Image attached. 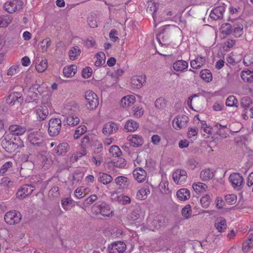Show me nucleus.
<instances>
[{"instance_id": "23", "label": "nucleus", "mask_w": 253, "mask_h": 253, "mask_svg": "<svg viewBox=\"0 0 253 253\" xmlns=\"http://www.w3.org/2000/svg\"><path fill=\"white\" fill-rule=\"evenodd\" d=\"M79 110L77 104L73 101H71L65 104L64 110L65 113L68 115H75Z\"/></svg>"}, {"instance_id": "7", "label": "nucleus", "mask_w": 253, "mask_h": 253, "mask_svg": "<svg viewBox=\"0 0 253 253\" xmlns=\"http://www.w3.org/2000/svg\"><path fill=\"white\" fill-rule=\"evenodd\" d=\"M21 218L22 215L20 212L13 210L6 212L4 219L7 224L13 225L20 222Z\"/></svg>"}, {"instance_id": "58", "label": "nucleus", "mask_w": 253, "mask_h": 253, "mask_svg": "<svg viewBox=\"0 0 253 253\" xmlns=\"http://www.w3.org/2000/svg\"><path fill=\"white\" fill-rule=\"evenodd\" d=\"M139 210L135 209L128 215V218L131 220H135L139 217Z\"/></svg>"}, {"instance_id": "54", "label": "nucleus", "mask_w": 253, "mask_h": 253, "mask_svg": "<svg viewBox=\"0 0 253 253\" xmlns=\"http://www.w3.org/2000/svg\"><path fill=\"white\" fill-rule=\"evenodd\" d=\"M238 103V100L233 95L228 96L226 100V105L227 106L233 107L236 106Z\"/></svg>"}, {"instance_id": "34", "label": "nucleus", "mask_w": 253, "mask_h": 253, "mask_svg": "<svg viewBox=\"0 0 253 253\" xmlns=\"http://www.w3.org/2000/svg\"><path fill=\"white\" fill-rule=\"evenodd\" d=\"M206 58L205 57H200L193 60L190 62V65L193 69H199L205 64Z\"/></svg>"}, {"instance_id": "15", "label": "nucleus", "mask_w": 253, "mask_h": 253, "mask_svg": "<svg viewBox=\"0 0 253 253\" xmlns=\"http://www.w3.org/2000/svg\"><path fill=\"white\" fill-rule=\"evenodd\" d=\"M23 100L22 94L20 92H12L6 99L7 104L12 106L16 103L20 104Z\"/></svg>"}, {"instance_id": "13", "label": "nucleus", "mask_w": 253, "mask_h": 253, "mask_svg": "<svg viewBox=\"0 0 253 253\" xmlns=\"http://www.w3.org/2000/svg\"><path fill=\"white\" fill-rule=\"evenodd\" d=\"M225 10V5L222 4L213 8L211 12L210 16L214 20H221L223 17V14Z\"/></svg>"}, {"instance_id": "39", "label": "nucleus", "mask_w": 253, "mask_h": 253, "mask_svg": "<svg viewBox=\"0 0 253 253\" xmlns=\"http://www.w3.org/2000/svg\"><path fill=\"white\" fill-rule=\"evenodd\" d=\"M81 52L80 47L78 46H75L72 47L69 51V56L70 59L74 60L78 58Z\"/></svg>"}, {"instance_id": "17", "label": "nucleus", "mask_w": 253, "mask_h": 253, "mask_svg": "<svg viewBox=\"0 0 253 253\" xmlns=\"http://www.w3.org/2000/svg\"><path fill=\"white\" fill-rule=\"evenodd\" d=\"M46 154V152L42 151L37 156V163L42 165L44 169H48L51 164L50 161L48 160Z\"/></svg>"}, {"instance_id": "51", "label": "nucleus", "mask_w": 253, "mask_h": 253, "mask_svg": "<svg viewBox=\"0 0 253 253\" xmlns=\"http://www.w3.org/2000/svg\"><path fill=\"white\" fill-rule=\"evenodd\" d=\"M109 152L115 158L120 157L122 154L120 148L117 145L112 146L109 149Z\"/></svg>"}, {"instance_id": "14", "label": "nucleus", "mask_w": 253, "mask_h": 253, "mask_svg": "<svg viewBox=\"0 0 253 253\" xmlns=\"http://www.w3.org/2000/svg\"><path fill=\"white\" fill-rule=\"evenodd\" d=\"M187 177L186 171L182 169H177L172 173L173 179L177 184H180L184 182Z\"/></svg>"}, {"instance_id": "27", "label": "nucleus", "mask_w": 253, "mask_h": 253, "mask_svg": "<svg viewBox=\"0 0 253 253\" xmlns=\"http://www.w3.org/2000/svg\"><path fill=\"white\" fill-rule=\"evenodd\" d=\"M80 119L75 114L68 115L64 120L63 123L70 126H74L80 123Z\"/></svg>"}, {"instance_id": "44", "label": "nucleus", "mask_w": 253, "mask_h": 253, "mask_svg": "<svg viewBox=\"0 0 253 253\" xmlns=\"http://www.w3.org/2000/svg\"><path fill=\"white\" fill-rule=\"evenodd\" d=\"M232 25L229 23L223 24L220 28L221 33L223 35L228 36L232 33Z\"/></svg>"}, {"instance_id": "8", "label": "nucleus", "mask_w": 253, "mask_h": 253, "mask_svg": "<svg viewBox=\"0 0 253 253\" xmlns=\"http://www.w3.org/2000/svg\"><path fill=\"white\" fill-rule=\"evenodd\" d=\"M87 107L90 110L95 109L98 105L99 101L97 95L92 91L88 90L85 93Z\"/></svg>"}, {"instance_id": "57", "label": "nucleus", "mask_w": 253, "mask_h": 253, "mask_svg": "<svg viewBox=\"0 0 253 253\" xmlns=\"http://www.w3.org/2000/svg\"><path fill=\"white\" fill-rule=\"evenodd\" d=\"M13 167V163L11 162H7L4 164L0 169V173L2 175L4 174L8 170Z\"/></svg>"}, {"instance_id": "24", "label": "nucleus", "mask_w": 253, "mask_h": 253, "mask_svg": "<svg viewBox=\"0 0 253 253\" xmlns=\"http://www.w3.org/2000/svg\"><path fill=\"white\" fill-rule=\"evenodd\" d=\"M127 139L130 142L132 146L135 147L142 146L144 142L142 137L138 135H129Z\"/></svg>"}, {"instance_id": "21", "label": "nucleus", "mask_w": 253, "mask_h": 253, "mask_svg": "<svg viewBox=\"0 0 253 253\" xmlns=\"http://www.w3.org/2000/svg\"><path fill=\"white\" fill-rule=\"evenodd\" d=\"M118 126L113 122H108L105 124L102 132L105 135H109L116 132L118 129Z\"/></svg>"}, {"instance_id": "28", "label": "nucleus", "mask_w": 253, "mask_h": 253, "mask_svg": "<svg viewBox=\"0 0 253 253\" xmlns=\"http://www.w3.org/2000/svg\"><path fill=\"white\" fill-rule=\"evenodd\" d=\"M232 34L236 38H240L243 34V25L239 22L233 23Z\"/></svg>"}, {"instance_id": "43", "label": "nucleus", "mask_w": 253, "mask_h": 253, "mask_svg": "<svg viewBox=\"0 0 253 253\" xmlns=\"http://www.w3.org/2000/svg\"><path fill=\"white\" fill-rule=\"evenodd\" d=\"M47 67V62L45 60L38 61L36 63V68L39 73L44 72Z\"/></svg>"}, {"instance_id": "31", "label": "nucleus", "mask_w": 253, "mask_h": 253, "mask_svg": "<svg viewBox=\"0 0 253 253\" xmlns=\"http://www.w3.org/2000/svg\"><path fill=\"white\" fill-rule=\"evenodd\" d=\"M241 77L247 83H253V71L246 69L242 71Z\"/></svg>"}, {"instance_id": "18", "label": "nucleus", "mask_w": 253, "mask_h": 253, "mask_svg": "<svg viewBox=\"0 0 253 253\" xmlns=\"http://www.w3.org/2000/svg\"><path fill=\"white\" fill-rule=\"evenodd\" d=\"M34 111L37 118L41 120H45L49 114L47 107L44 105L36 106Z\"/></svg>"}, {"instance_id": "60", "label": "nucleus", "mask_w": 253, "mask_h": 253, "mask_svg": "<svg viewBox=\"0 0 253 253\" xmlns=\"http://www.w3.org/2000/svg\"><path fill=\"white\" fill-rule=\"evenodd\" d=\"M87 23L91 28H95L97 27L96 17L94 15H90L87 18Z\"/></svg>"}, {"instance_id": "62", "label": "nucleus", "mask_w": 253, "mask_h": 253, "mask_svg": "<svg viewBox=\"0 0 253 253\" xmlns=\"http://www.w3.org/2000/svg\"><path fill=\"white\" fill-rule=\"evenodd\" d=\"M200 126L201 129L203 130L205 133L208 134L211 133L212 128L210 126H208L205 121H201L200 122Z\"/></svg>"}, {"instance_id": "48", "label": "nucleus", "mask_w": 253, "mask_h": 253, "mask_svg": "<svg viewBox=\"0 0 253 253\" xmlns=\"http://www.w3.org/2000/svg\"><path fill=\"white\" fill-rule=\"evenodd\" d=\"M214 128L218 129L217 133L222 137L226 138L227 137V133H221V130H224L227 129V125H222L219 123H217L214 126Z\"/></svg>"}, {"instance_id": "35", "label": "nucleus", "mask_w": 253, "mask_h": 253, "mask_svg": "<svg viewBox=\"0 0 253 253\" xmlns=\"http://www.w3.org/2000/svg\"><path fill=\"white\" fill-rule=\"evenodd\" d=\"M176 196L180 200L185 201L190 198V192L187 189L182 188L177 191Z\"/></svg>"}, {"instance_id": "1", "label": "nucleus", "mask_w": 253, "mask_h": 253, "mask_svg": "<svg viewBox=\"0 0 253 253\" xmlns=\"http://www.w3.org/2000/svg\"><path fill=\"white\" fill-rule=\"evenodd\" d=\"M1 146L9 153L14 152L17 149L24 146L23 142L19 137L17 138L14 137L13 139L12 136L10 134L3 135L1 141Z\"/></svg>"}, {"instance_id": "59", "label": "nucleus", "mask_w": 253, "mask_h": 253, "mask_svg": "<svg viewBox=\"0 0 253 253\" xmlns=\"http://www.w3.org/2000/svg\"><path fill=\"white\" fill-rule=\"evenodd\" d=\"M13 183V182L7 177H3L0 180V185L1 186L9 187Z\"/></svg>"}, {"instance_id": "38", "label": "nucleus", "mask_w": 253, "mask_h": 253, "mask_svg": "<svg viewBox=\"0 0 253 253\" xmlns=\"http://www.w3.org/2000/svg\"><path fill=\"white\" fill-rule=\"evenodd\" d=\"M139 125L136 122L132 120H128L125 126V128L127 130V131H134L138 127Z\"/></svg>"}, {"instance_id": "26", "label": "nucleus", "mask_w": 253, "mask_h": 253, "mask_svg": "<svg viewBox=\"0 0 253 253\" xmlns=\"http://www.w3.org/2000/svg\"><path fill=\"white\" fill-rule=\"evenodd\" d=\"M70 146L68 143L62 142L59 143L55 149V151L57 155L64 156L69 150Z\"/></svg>"}, {"instance_id": "33", "label": "nucleus", "mask_w": 253, "mask_h": 253, "mask_svg": "<svg viewBox=\"0 0 253 253\" xmlns=\"http://www.w3.org/2000/svg\"><path fill=\"white\" fill-rule=\"evenodd\" d=\"M77 70V67L75 65L65 67L63 69V74L66 77H71L74 76Z\"/></svg>"}, {"instance_id": "63", "label": "nucleus", "mask_w": 253, "mask_h": 253, "mask_svg": "<svg viewBox=\"0 0 253 253\" xmlns=\"http://www.w3.org/2000/svg\"><path fill=\"white\" fill-rule=\"evenodd\" d=\"M226 202L229 204L232 205L236 202L237 197L234 194L227 195L225 197Z\"/></svg>"}, {"instance_id": "2", "label": "nucleus", "mask_w": 253, "mask_h": 253, "mask_svg": "<svg viewBox=\"0 0 253 253\" xmlns=\"http://www.w3.org/2000/svg\"><path fill=\"white\" fill-rule=\"evenodd\" d=\"M92 211L96 214H101L104 216H110L113 215L109 205L104 202H98L94 204L91 208Z\"/></svg>"}, {"instance_id": "22", "label": "nucleus", "mask_w": 253, "mask_h": 253, "mask_svg": "<svg viewBox=\"0 0 253 253\" xmlns=\"http://www.w3.org/2000/svg\"><path fill=\"white\" fill-rule=\"evenodd\" d=\"M10 135H23L26 131V128L24 126L17 125H11L9 127Z\"/></svg>"}, {"instance_id": "37", "label": "nucleus", "mask_w": 253, "mask_h": 253, "mask_svg": "<svg viewBox=\"0 0 253 253\" xmlns=\"http://www.w3.org/2000/svg\"><path fill=\"white\" fill-rule=\"evenodd\" d=\"M192 187L197 193H204L206 192L208 189L207 185L202 182L194 183L192 185Z\"/></svg>"}, {"instance_id": "56", "label": "nucleus", "mask_w": 253, "mask_h": 253, "mask_svg": "<svg viewBox=\"0 0 253 253\" xmlns=\"http://www.w3.org/2000/svg\"><path fill=\"white\" fill-rule=\"evenodd\" d=\"M200 202L203 208H208L211 202V199L210 196L208 195H206V196L203 197L200 200Z\"/></svg>"}, {"instance_id": "42", "label": "nucleus", "mask_w": 253, "mask_h": 253, "mask_svg": "<svg viewBox=\"0 0 253 253\" xmlns=\"http://www.w3.org/2000/svg\"><path fill=\"white\" fill-rule=\"evenodd\" d=\"M115 183L120 188L127 186L128 182L127 178L124 176H119L115 179Z\"/></svg>"}, {"instance_id": "5", "label": "nucleus", "mask_w": 253, "mask_h": 253, "mask_svg": "<svg viewBox=\"0 0 253 253\" xmlns=\"http://www.w3.org/2000/svg\"><path fill=\"white\" fill-rule=\"evenodd\" d=\"M229 180L233 188L237 191H240L244 186V179L240 173L233 172L230 174Z\"/></svg>"}, {"instance_id": "49", "label": "nucleus", "mask_w": 253, "mask_h": 253, "mask_svg": "<svg viewBox=\"0 0 253 253\" xmlns=\"http://www.w3.org/2000/svg\"><path fill=\"white\" fill-rule=\"evenodd\" d=\"M253 104V101L251 97L245 96L241 100V106L244 109H247Z\"/></svg>"}, {"instance_id": "32", "label": "nucleus", "mask_w": 253, "mask_h": 253, "mask_svg": "<svg viewBox=\"0 0 253 253\" xmlns=\"http://www.w3.org/2000/svg\"><path fill=\"white\" fill-rule=\"evenodd\" d=\"M214 176V173L212 169H206L202 170L200 173V178L203 181L209 180L212 179Z\"/></svg>"}, {"instance_id": "52", "label": "nucleus", "mask_w": 253, "mask_h": 253, "mask_svg": "<svg viewBox=\"0 0 253 253\" xmlns=\"http://www.w3.org/2000/svg\"><path fill=\"white\" fill-rule=\"evenodd\" d=\"M192 210L190 205L185 206L181 211L182 215L185 218H189L192 215Z\"/></svg>"}, {"instance_id": "6", "label": "nucleus", "mask_w": 253, "mask_h": 253, "mask_svg": "<svg viewBox=\"0 0 253 253\" xmlns=\"http://www.w3.org/2000/svg\"><path fill=\"white\" fill-rule=\"evenodd\" d=\"M28 139L30 143L33 145L38 147H42L44 145V138L41 132H31L29 134Z\"/></svg>"}, {"instance_id": "55", "label": "nucleus", "mask_w": 253, "mask_h": 253, "mask_svg": "<svg viewBox=\"0 0 253 253\" xmlns=\"http://www.w3.org/2000/svg\"><path fill=\"white\" fill-rule=\"evenodd\" d=\"M155 106L158 109H163L166 106V100L163 97L158 98L155 102Z\"/></svg>"}, {"instance_id": "36", "label": "nucleus", "mask_w": 253, "mask_h": 253, "mask_svg": "<svg viewBox=\"0 0 253 253\" xmlns=\"http://www.w3.org/2000/svg\"><path fill=\"white\" fill-rule=\"evenodd\" d=\"M135 101V97L133 95L124 97L121 101V105L126 107L133 104Z\"/></svg>"}, {"instance_id": "12", "label": "nucleus", "mask_w": 253, "mask_h": 253, "mask_svg": "<svg viewBox=\"0 0 253 253\" xmlns=\"http://www.w3.org/2000/svg\"><path fill=\"white\" fill-rule=\"evenodd\" d=\"M35 189V186L31 184H25L22 185L16 193L17 198L19 199H23L27 196L30 195Z\"/></svg>"}, {"instance_id": "16", "label": "nucleus", "mask_w": 253, "mask_h": 253, "mask_svg": "<svg viewBox=\"0 0 253 253\" xmlns=\"http://www.w3.org/2000/svg\"><path fill=\"white\" fill-rule=\"evenodd\" d=\"M163 218L161 216H157L153 219L148 218L147 225L149 230L154 231L160 228L163 225Z\"/></svg>"}, {"instance_id": "10", "label": "nucleus", "mask_w": 253, "mask_h": 253, "mask_svg": "<svg viewBox=\"0 0 253 253\" xmlns=\"http://www.w3.org/2000/svg\"><path fill=\"white\" fill-rule=\"evenodd\" d=\"M189 122L188 117L185 115H179L175 117L172 122L173 128L176 130L185 128Z\"/></svg>"}, {"instance_id": "25", "label": "nucleus", "mask_w": 253, "mask_h": 253, "mask_svg": "<svg viewBox=\"0 0 253 253\" xmlns=\"http://www.w3.org/2000/svg\"><path fill=\"white\" fill-rule=\"evenodd\" d=\"M214 225L218 232H224L227 228L226 221L224 217H218L215 220Z\"/></svg>"}, {"instance_id": "50", "label": "nucleus", "mask_w": 253, "mask_h": 253, "mask_svg": "<svg viewBox=\"0 0 253 253\" xmlns=\"http://www.w3.org/2000/svg\"><path fill=\"white\" fill-rule=\"evenodd\" d=\"M87 130V127L84 126L82 125L79 126L75 130L74 137L75 139H78Z\"/></svg>"}, {"instance_id": "19", "label": "nucleus", "mask_w": 253, "mask_h": 253, "mask_svg": "<svg viewBox=\"0 0 253 253\" xmlns=\"http://www.w3.org/2000/svg\"><path fill=\"white\" fill-rule=\"evenodd\" d=\"M146 82V76H134L131 79V86L134 88H141Z\"/></svg>"}, {"instance_id": "29", "label": "nucleus", "mask_w": 253, "mask_h": 253, "mask_svg": "<svg viewBox=\"0 0 253 253\" xmlns=\"http://www.w3.org/2000/svg\"><path fill=\"white\" fill-rule=\"evenodd\" d=\"M188 63L184 60H179L173 64V68L175 71L184 72L188 68Z\"/></svg>"}, {"instance_id": "11", "label": "nucleus", "mask_w": 253, "mask_h": 253, "mask_svg": "<svg viewBox=\"0 0 253 253\" xmlns=\"http://www.w3.org/2000/svg\"><path fill=\"white\" fill-rule=\"evenodd\" d=\"M126 250V245L124 242L117 241L109 245L108 253H124Z\"/></svg>"}, {"instance_id": "4", "label": "nucleus", "mask_w": 253, "mask_h": 253, "mask_svg": "<svg viewBox=\"0 0 253 253\" xmlns=\"http://www.w3.org/2000/svg\"><path fill=\"white\" fill-rule=\"evenodd\" d=\"M62 127V121L59 118H52L49 121L48 132L51 136L58 135Z\"/></svg>"}, {"instance_id": "47", "label": "nucleus", "mask_w": 253, "mask_h": 253, "mask_svg": "<svg viewBox=\"0 0 253 253\" xmlns=\"http://www.w3.org/2000/svg\"><path fill=\"white\" fill-rule=\"evenodd\" d=\"M96 58L95 61V65L96 66H100L104 64L105 55L103 52H100L96 54Z\"/></svg>"}, {"instance_id": "3", "label": "nucleus", "mask_w": 253, "mask_h": 253, "mask_svg": "<svg viewBox=\"0 0 253 253\" xmlns=\"http://www.w3.org/2000/svg\"><path fill=\"white\" fill-rule=\"evenodd\" d=\"M92 145L94 147V150L92 153L91 161L96 165L100 166L103 161L102 155L100 153L103 149L102 143L97 141H94Z\"/></svg>"}, {"instance_id": "20", "label": "nucleus", "mask_w": 253, "mask_h": 253, "mask_svg": "<svg viewBox=\"0 0 253 253\" xmlns=\"http://www.w3.org/2000/svg\"><path fill=\"white\" fill-rule=\"evenodd\" d=\"M133 176L138 182L141 183L147 177L146 171L141 168H137L133 171Z\"/></svg>"}, {"instance_id": "30", "label": "nucleus", "mask_w": 253, "mask_h": 253, "mask_svg": "<svg viewBox=\"0 0 253 253\" xmlns=\"http://www.w3.org/2000/svg\"><path fill=\"white\" fill-rule=\"evenodd\" d=\"M98 180L101 183L106 185L113 180V177L109 174L99 172L97 175Z\"/></svg>"}, {"instance_id": "64", "label": "nucleus", "mask_w": 253, "mask_h": 253, "mask_svg": "<svg viewBox=\"0 0 253 253\" xmlns=\"http://www.w3.org/2000/svg\"><path fill=\"white\" fill-rule=\"evenodd\" d=\"M19 64L14 65L11 66L8 70L7 75L13 76L17 72H18L19 71Z\"/></svg>"}, {"instance_id": "40", "label": "nucleus", "mask_w": 253, "mask_h": 253, "mask_svg": "<svg viewBox=\"0 0 253 253\" xmlns=\"http://www.w3.org/2000/svg\"><path fill=\"white\" fill-rule=\"evenodd\" d=\"M150 193V189L148 187H143L139 190L137 193L136 197L139 200L146 199L147 195Z\"/></svg>"}, {"instance_id": "53", "label": "nucleus", "mask_w": 253, "mask_h": 253, "mask_svg": "<svg viewBox=\"0 0 253 253\" xmlns=\"http://www.w3.org/2000/svg\"><path fill=\"white\" fill-rule=\"evenodd\" d=\"M59 195V189L57 186H53L48 192V196L50 198H57Z\"/></svg>"}, {"instance_id": "45", "label": "nucleus", "mask_w": 253, "mask_h": 253, "mask_svg": "<svg viewBox=\"0 0 253 253\" xmlns=\"http://www.w3.org/2000/svg\"><path fill=\"white\" fill-rule=\"evenodd\" d=\"M112 163L115 167L119 168H123L126 165L125 159L120 157L115 158Z\"/></svg>"}, {"instance_id": "9", "label": "nucleus", "mask_w": 253, "mask_h": 253, "mask_svg": "<svg viewBox=\"0 0 253 253\" xmlns=\"http://www.w3.org/2000/svg\"><path fill=\"white\" fill-rule=\"evenodd\" d=\"M23 2L20 0H14L12 1H7L4 4L3 7L5 11L9 13H13L17 10L22 8Z\"/></svg>"}, {"instance_id": "41", "label": "nucleus", "mask_w": 253, "mask_h": 253, "mask_svg": "<svg viewBox=\"0 0 253 253\" xmlns=\"http://www.w3.org/2000/svg\"><path fill=\"white\" fill-rule=\"evenodd\" d=\"M201 78L205 82L209 83L211 81L212 76L211 72L208 69L202 70L200 73Z\"/></svg>"}, {"instance_id": "61", "label": "nucleus", "mask_w": 253, "mask_h": 253, "mask_svg": "<svg viewBox=\"0 0 253 253\" xmlns=\"http://www.w3.org/2000/svg\"><path fill=\"white\" fill-rule=\"evenodd\" d=\"M63 213V211L59 206L54 207L50 212V214L55 217L60 216Z\"/></svg>"}, {"instance_id": "46", "label": "nucleus", "mask_w": 253, "mask_h": 253, "mask_svg": "<svg viewBox=\"0 0 253 253\" xmlns=\"http://www.w3.org/2000/svg\"><path fill=\"white\" fill-rule=\"evenodd\" d=\"M12 17L9 15L0 16V27H6L11 22Z\"/></svg>"}]
</instances>
